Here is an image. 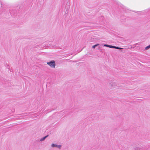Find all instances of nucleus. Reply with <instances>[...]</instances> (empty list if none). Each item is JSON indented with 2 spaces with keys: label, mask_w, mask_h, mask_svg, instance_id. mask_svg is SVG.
Listing matches in <instances>:
<instances>
[{
  "label": "nucleus",
  "mask_w": 150,
  "mask_h": 150,
  "mask_svg": "<svg viewBox=\"0 0 150 150\" xmlns=\"http://www.w3.org/2000/svg\"><path fill=\"white\" fill-rule=\"evenodd\" d=\"M109 47V48H114V46L110 45Z\"/></svg>",
  "instance_id": "nucleus-7"
},
{
  "label": "nucleus",
  "mask_w": 150,
  "mask_h": 150,
  "mask_svg": "<svg viewBox=\"0 0 150 150\" xmlns=\"http://www.w3.org/2000/svg\"><path fill=\"white\" fill-rule=\"evenodd\" d=\"M47 136H48V135L45 136V137H43L41 138L40 139V141H44L47 137Z\"/></svg>",
  "instance_id": "nucleus-3"
},
{
  "label": "nucleus",
  "mask_w": 150,
  "mask_h": 150,
  "mask_svg": "<svg viewBox=\"0 0 150 150\" xmlns=\"http://www.w3.org/2000/svg\"><path fill=\"white\" fill-rule=\"evenodd\" d=\"M47 64L52 68H54L55 67V62L54 60H52L49 62H48Z\"/></svg>",
  "instance_id": "nucleus-1"
},
{
  "label": "nucleus",
  "mask_w": 150,
  "mask_h": 150,
  "mask_svg": "<svg viewBox=\"0 0 150 150\" xmlns=\"http://www.w3.org/2000/svg\"><path fill=\"white\" fill-rule=\"evenodd\" d=\"M109 45H107V44H105L104 45V46L105 47H109Z\"/></svg>",
  "instance_id": "nucleus-8"
},
{
  "label": "nucleus",
  "mask_w": 150,
  "mask_h": 150,
  "mask_svg": "<svg viewBox=\"0 0 150 150\" xmlns=\"http://www.w3.org/2000/svg\"><path fill=\"white\" fill-rule=\"evenodd\" d=\"M114 48L116 49H122V48H121V47H116V46H114Z\"/></svg>",
  "instance_id": "nucleus-4"
},
{
  "label": "nucleus",
  "mask_w": 150,
  "mask_h": 150,
  "mask_svg": "<svg viewBox=\"0 0 150 150\" xmlns=\"http://www.w3.org/2000/svg\"><path fill=\"white\" fill-rule=\"evenodd\" d=\"M98 45H99L98 44H96L93 46L92 47L93 48H95Z\"/></svg>",
  "instance_id": "nucleus-6"
},
{
  "label": "nucleus",
  "mask_w": 150,
  "mask_h": 150,
  "mask_svg": "<svg viewBox=\"0 0 150 150\" xmlns=\"http://www.w3.org/2000/svg\"><path fill=\"white\" fill-rule=\"evenodd\" d=\"M140 148L139 147H137V149H140Z\"/></svg>",
  "instance_id": "nucleus-9"
},
{
  "label": "nucleus",
  "mask_w": 150,
  "mask_h": 150,
  "mask_svg": "<svg viewBox=\"0 0 150 150\" xmlns=\"http://www.w3.org/2000/svg\"><path fill=\"white\" fill-rule=\"evenodd\" d=\"M51 146L52 147H56L58 149H61L62 147L61 145H58L54 144H51Z\"/></svg>",
  "instance_id": "nucleus-2"
},
{
  "label": "nucleus",
  "mask_w": 150,
  "mask_h": 150,
  "mask_svg": "<svg viewBox=\"0 0 150 150\" xmlns=\"http://www.w3.org/2000/svg\"><path fill=\"white\" fill-rule=\"evenodd\" d=\"M149 48H150V45H149L146 47L145 48V49L146 50H147Z\"/></svg>",
  "instance_id": "nucleus-5"
}]
</instances>
